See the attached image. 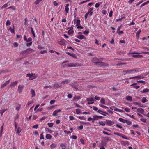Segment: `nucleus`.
<instances>
[{
	"mask_svg": "<svg viewBox=\"0 0 149 149\" xmlns=\"http://www.w3.org/2000/svg\"><path fill=\"white\" fill-rule=\"evenodd\" d=\"M26 77H29V80H31L36 79L37 77V76L35 74H33L32 73H28L26 74Z\"/></svg>",
	"mask_w": 149,
	"mask_h": 149,
	"instance_id": "1",
	"label": "nucleus"
},
{
	"mask_svg": "<svg viewBox=\"0 0 149 149\" xmlns=\"http://www.w3.org/2000/svg\"><path fill=\"white\" fill-rule=\"evenodd\" d=\"M95 65L98 67H105L109 66V65L108 64H107L104 62H101V61L95 62Z\"/></svg>",
	"mask_w": 149,
	"mask_h": 149,
	"instance_id": "2",
	"label": "nucleus"
},
{
	"mask_svg": "<svg viewBox=\"0 0 149 149\" xmlns=\"http://www.w3.org/2000/svg\"><path fill=\"white\" fill-rule=\"evenodd\" d=\"M139 69H133L131 70H126L125 72L127 74H131L137 72L139 71Z\"/></svg>",
	"mask_w": 149,
	"mask_h": 149,
	"instance_id": "3",
	"label": "nucleus"
},
{
	"mask_svg": "<svg viewBox=\"0 0 149 149\" xmlns=\"http://www.w3.org/2000/svg\"><path fill=\"white\" fill-rule=\"evenodd\" d=\"M66 41L64 39H62L61 40H58L57 42L59 45L65 46L66 45Z\"/></svg>",
	"mask_w": 149,
	"mask_h": 149,
	"instance_id": "4",
	"label": "nucleus"
},
{
	"mask_svg": "<svg viewBox=\"0 0 149 149\" xmlns=\"http://www.w3.org/2000/svg\"><path fill=\"white\" fill-rule=\"evenodd\" d=\"M103 58H98L96 57H95L92 58V61L93 62L95 65V62H97L99 61H101L103 60Z\"/></svg>",
	"mask_w": 149,
	"mask_h": 149,
	"instance_id": "5",
	"label": "nucleus"
},
{
	"mask_svg": "<svg viewBox=\"0 0 149 149\" xmlns=\"http://www.w3.org/2000/svg\"><path fill=\"white\" fill-rule=\"evenodd\" d=\"M86 100L88 102V104H93L94 103V100L93 98H88L86 99Z\"/></svg>",
	"mask_w": 149,
	"mask_h": 149,
	"instance_id": "6",
	"label": "nucleus"
},
{
	"mask_svg": "<svg viewBox=\"0 0 149 149\" xmlns=\"http://www.w3.org/2000/svg\"><path fill=\"white\" fill-rule=\"evenodd\" d=\"M34 51L33 49L30 48H29L28 49L24 51L21 52V54H23V53H29L31 52H33Z\"/></svg>",
	"mask_w": 149,
	"mask_h": 149,
	"instance_id": "7",
	"label": "nucleus"
},
{
	"mask_svg": "<svg viewBox=\"0 0 149 149\" xmlns=\"http://www.w3.org/2000/svg\"><path fill=\"white\" fill-rule=\"evenodd\" d=\"M68 67H77L78 66V64L75 63H68Z\"/></svg>",
	"mask_w": 149,
	"mask_h": 149,
	"instance_id": "8",
	"label": "nucleus"
},
{
	"mask_svg": "<svg viewBox=\"0 0 149 149\" xmlns=\"http://www.w3.org/2000/svg\"><path fill=\"white\" fill-rule=\"evenodd\" d=\"M24 87V86L23 85H19L18 87V91L19 93H21L22 92V90Z\"/></svg>",
	"mask_w": 149,
	"mask_h": 149,
	"instance_id": "9",
	"label": "nucleus"
},
{
	"mask_svg": "<svg viewBox=\"0 0 149 149\" xmlns=\"http://www.w3.org/2000/svg\"><path fill=\"white\" fill-rule=\"evenodd\" d=\"M80 20L79 19H75L74 20V24H76V26H77L80 25Z\"/></svg>",
	"mask_w": 149,
	"mask_h": 149,
	"instance_id": "10",
	"label": "nucleus"
},
{
	"mask_svg": "<svg viewBox=\"0 0 149 149\" xmlns=\"http://www.w3.org/2000/svg\"><path fill=\"white\" fill-rule=\"evenodd\" d=\"M93 8L91 7L88 10V12L86 13L88 15L89 14L90 16H91L93 13Z\"/></svg>",
	"mask_w": 149,
	"mask_h": 149,
	"instance_id": "11",
	"label": "nucleus"
},
{
	"mask_svg": "<svg viewBox=\"0 0 149 149\" xmlns=\"http://www.w3.org/2000/svg\"><path fill=\"white\" fill-rule=\"evenodd\" d=\"M10 79L9 80H8L6 81L3 84H2L1 86V88H3L5 87L7 85L9 84L10 82Z\"/></svg>",
	"mask_w": 149,
	"mask_h": 149,
	"instance_id": "12",
	"label": "nucleus"
},
{
	"mask_svg": "<svg viewBox=\"0 0 149 149\" xmlns=\"http://www.w3.org/2000/svg\"><path fill=\"white\" fill-rule=\"evenodd\" d=\"M61 111V110L60 109L55 110L53 112L52 115L53 116H57V114Z\"/></svg>",
	"mask_w": 149,
	"mask_h": 149,
	"instance_id": "13",
	"label": "nucleus"
},
{
	"mask_svg": "<svg viewBox=\"0 0 149 149\" xmlns=\"http://www.w3.org/2000/svg\"><path fill=\"white\" fill-rule=\"evenodd\" d=\"M107 123L109 126H113V125L115 123L114 121H112L111 120H107Z\"/></svg>",
	"mask_w": 149,
	"mask_h": 149,
	"instance_id": "14",
	"label": "nucleus"
},
{
	"mask_svg": "<svg viewBox=\"0 0 149 149\" xmlns=\"http://www.w3.org/2000/svg\"><path fill=\"white\" fill-rule=\"evenodd\" d=\"M68 29H70L68 31V33L69 35H71L72 34H73L74 33V31L73 30V28L70 27V28H68Z\"/></svg>",
	"mask_w": 149,
	"mask_h": 149,
	"instance_id": "15",
	"label": "nucleus"
},
{
	"mask_svg": "<svg viewBox=\"0 0 149 149\" xmlns=\"http://www.w3.org/2000/svg\"><path fill=\"white\" fill-rule=\"evenodd\" d=\"M144 77H142L141 75H139L137 76H136L134 77H131L129 78V79H132L134 78H137L139 79H141L142 78H143Z\"/></svg>",
	"mask_w": 149,
	"mask_h": 149,
	"instance_id": "16",
	"label": "nucleus"
},
{
	"mask_svg": "<svg viewBox=\"0 0 149 149\" xmlns=\"http://www.w3.org/2000/svg\"><path fill=\"white\" fill-rule=\"evenodd\" d=\"M68 62V60L65 61H64L63 62L62 64V65H61L62 67H65L66 66L68 67V65H69L68 63L65 64V63Z\"/></svg>",
	"mask_w": 149,
	"mask_h": 149,
	"instance_id": "17",
	"label": "nucleus"
},
{
	"mask_svg": "<svg viewBox=\"0 0 149 149\" xmlns=\"http://www.w3.org/2000/svg\"><path fill=\"white\" fill-rule=\"evenodd\" d=\"M69 6V4H67L66 6H65V11L66 13H68L69 10V8L68 6Z\"/></svg>",
	"mask_w": 149,
	"mask_h": 149,
	"instance_id": "18",
	"label": "nucleus"
},
{
	"mask_svg": "<svg viewBox=\"0 0 149 149\" xmlns=\"http://www.w3.org/2000/svg\"><path fill=\"white\" fill-rule=\"evenodd\" d=\"M54 87L55 88H59L61 87V85L59 84L58 83H55L54 84Z\"/></svg>",
	"mask_w": 149,
	"mask_h": 149,
	"instance_id": "19",
	"label": "nucleus"
},
{
	"mask_svg": "<svg viewBox=\"0 0 149 149\" xmlns=\"http://www.w3.org/2000/svg\"><path fill=\"white\" fill-rule=\"evenodd\" d=\"M137 111L139 112H140L141 113H143L144 112V109L141 108H139L137 109Z\"/></svg>",
	"mask_w": 149,
	"mask_h": 149,
	"instance_id": "20",
	"label": "nucleus"
},
{
	"mask_svg": "<svg viewBox=\"0 0 149 149\" xmlns=\"http://www.w3.org/2000/svg\"><path fill=\"white\" fill-rule=\"evenodd\" d=\"M70 80L69 79H66L65 80L63 81L61 83V84H66L69 83Z\"/></svg>",
	"mask_w": 149,
	"mask_h": 149,
	"instance_id": "21",
	"label": "nucleus"
},
{
	"mask_svg": "<svg viewBox=\"0 0 149 149\" xmlns=\"http://www.w3.org/2000/svg\"><path fill=\"white\" fill-rule=\"evenodd\" d=\"M126 99L128 101H132V97L130 96H127L126 97Z\"/></svg>",
	"mask_w": 149,
	"mask_h": 149,
	"instance_id": "22",
	"label": "nucleus"
},
{
	"mask_svg": "<svg viewBox=\"0 0 149 149\" xmlns=\"http://www.w3.org/2000/svg\"><path fill=\"white\" fill-rule=\"evenodd\" d=\"M31 93L32 95L31 97H33L35 96V93L34 90L33 89H31Z\"/></svg>",
	"mask_w": 149,
	"mask_h": 149,
	"instance_id": "23",
	"label": "nucleus"
},
{
	"mask_svg": "<svg viewBox=\"0 0 149 149\" xmlns=\"http://www.w3.org/2000/svg\"><path fill=\"white\" fill-rule=\"evenodd\" d=\"M93 120L92 121V123H94V121L95 120H98V117L97 115H94L93 116Z\"/></svg>",
	"mask_w": 149,
	"mask_h": 149,
	"instance_id": "24",
	"label": "nucleus"
},
{
	"mask_svg": "<svg viewBox=\"0 0 149 149\" xmlns=\"http://www.w3.org/2000/svg\"><path fill=\"white\" fill-rule=\"evenodd\" d=\"M84 36L82 34L79 35L77 36V38L80 39H82L84 38Z\"/></svg>",
	"mask_w": 149,
	"mask_h": 149,
	"instance_id": "25",
	"label": "nucleus"
},
{
	"mask_svg": "<svg viewBox=\"0 0 149 149\" xmlns=\"http://www.w3.org/2000/svg\"><path fill=\"white\" fill-rule=\"evenodd\" d=\"M14 26H13V29H12L11 27H10L9 29V30H10V31L12 33L15 34V31H14Z\"/></svg>",
	"mask_w": 149,
	"mask_h": 149,
	"instance_id": "26",
	"label": "nucleus"
},
{
	"mask_svg": "<svg viewBox=\"0 0 149 149\" xmlns=\"http://www.w3.org/2000/svg\"><path fill=\"white\" fill-rule=\"evenodd\" d=\"M149 89L148 88H146L144 89L142 91H141V92L142 93H145L148 92H149Z\"/></svg>",
	"mask_w": 149,
	"mask_h": 149,
	"instance_id": "27",
	"label": "nucleus"
},
{
	"mask_svg": "<svg viewBox=\"0 0 149 149\" xmlns=\"http://www.w3.org/2000/svg\"><path fill=\"white\" fill-rule=\"evenodd\" d=\"M7 109H2L0 110V113L1 116H2L5 111H7Z\"/></svg>",
	"mask_w": 149,
	"mask_h": 149,
	"instance_id": "28",
	"label": "nucleus"
},
{
	"mask_svg": "<svg viewBox=\"0 0 149 149\" xmlns=\"http://www.w3.org/2000/svg\"><path fill=\"white\" fill-rule=\"evenodd\" d=\"M46 138L47 139H51L52 138V136L50 134H47L46 135Z\"/></svg>",
	"mask_w": 149,
	"mask_h": 149,
	"instance_id": "29",
	"label": "nucleus"
},
{
	"mask_svg": "<svg viewBox=\"0 0 149 149\" xmlns=\"http://www.w3.org/2000/svg\"><path fill=\"white\" fill-rule=\"evenodd\" d=\"M118 120L119 121H120L122 122L123 123H125V122H126V120L124 119L121 118H119Z\"/></svg>",
	"mask_w": 149,
	"mask_h": 149,
	"instance_id": "30",
	"label": "nucleus"
},
{
	"mask_svg": "<svg viewBox=\"0 0 149 149\" xmlns=\"http://www.w3.org/2000/svg\"><path fill=\"white\" fill-rule=\"evenodd\" d=\"M31 33L32 34V35H33V37L34 38H35V37H36L35 34V33L34 32V31H33V28H32V27H31Z\"/></svg>",
	"mask_w": 149,
	"mask_h": 149,
	"instance_id": "31",
	"label": "nucleus"
},
{
	"mask_svg": "<svg viewBox=\"0 0 149 149\" xmlns=\"http://www.w3.org/2000/svg\"><path fill=\"white\" fill-rule=\"evenodd\" d=\"M8 72V70L7 69L0 71V73L1 74L2 73H6Z\"/></svg>",
	"mask_w": 149,
	"mask_h": 149,
	"instance_id": "32",
	"label": "nucleus"
},
{
	"mask_svg": "<svg viewBox=\"0 0 149 149\" xmlns=\"http://www.w3.org/2000/svg\"><path fill=\"white\" fill-rule=\"evenodd\" d=\"M17 83L18 82L17 81H16L15 82H12L10 84V86H14L15 85H16L17 84Z\"/></svg>",
	"mask_w": 149,
	"mask_h": 149,
	"instance_id": "33",
	"label": "nucleus"
},
{
	"mask_svg": "<svg viewBox=\"0 0 149 149\" xmlns=\"http://www.w3.org/2000/svg\"><path fill=\"white\" fill-rule=\"evenodd\" d=\"M132 56L134 58H138L140 57H142L143 56L141 55H132Z\"/></svg>",
	"mask_w": 149,
	"mask_h": 149,
	"instance_id": "34",
	"label": "nucleus"
},
{
	"mask_svg": "<svg viewBox=\"0 0 149 149\" xmlns=\"http://www.w3.org/2000/svg\"><path fill=\"white\" fill-rule=\"evenodd\" d=\"M77 117L80 120H86V118L84 117L83 116H77Z\"/></svg>",
	"mask_w": 149,
	"mask_h": 149,
	"instance_id": "35",
	"label": "nucleus"
},
{
	"mask_svg": "<svg viewBox=\"0 0 149 149\" xmlns=\"http://www.w3.org/2000/svg\"><path fill=\"white\" fill-rule=\"evenodd\" d=\"M97 112L99 113L100 114H102V113H101L100 112H102V113H106V114H107V115H108V113H107V112H106L105 111H103L102 110H98L97 111Z\"/></svg>",
	"mask_w": 149,
	"mask_h": 149,
	"instance_id": "36",
	"label": "nucleus"
},
{
	"mask_svg": "<svg viewBox=\"0 0 149 149\" xmlns=\"http://www.w3.org/2000/svg\"><path fill=\"white\" fill-rule=\"evenodd\" d=\"M141 32V30H139L136 33V36L138 38H139V35Z\"/></svg>",
	"mask_w": 149,
	"mask_h": 149,
	"instance_id": "37",
	"label": "nucleus"
},
{
	"mask_svg": "<svg viewBox=\"0 0 149 149\" xmlns=\"http://www.w3.org/2000/svg\"><path fill=\"white\" fill-rule=\"evenodd\" d=\"M147 101L146 98L145 97H143L141 99V102L143 103H144Z\"/></svg>",
	"mask_w": 149,
	"mask_h": 149,
	"instance_id": "38",
	"label": "nucleus"
},
{
	"mask_svg": "<svg viewBox=\"0 0 149 149\" xmlns=\"http://www.w3.org/2000/svg\"><path fill=\"white\" fill-rule=\"evenodd\" d=\"M98 124L100 125H101L102 126H104L105 125V123L102 121H99L98 122Z\"/></svg>",
	"mask_w": 149,
	"mask_h": 149,
	"instance_id": "39",
	"label": "nucleus"
},
{
	"mask_svg": "<svg viewBox=\"0 0 149 149\" xmlns=\"http://www.w3.org/2000/svg\"><path fill=\"white\" fill-rule=\"evenodd\" d=\"M22 130L21 129L20 127H18L17 130H16V131L17 132L18 134H19L20 132H21V131Z\"/></svg>",
	"mask_w": 149,
	"mask_h": 149,
	"instance_id": "40",
	"label": "nucleus"
},
{
	"mask_svg": "<svg viewBox=\"0 0 149 149\" xmlns=\"http://www.w3.org/2000/svg\"><path fill=\"white\" fill-rule=\"evenodd\" d=\"M14 125L15 126V131H16V130L17 129V123L15 121L14 122Z\"/></svg>",
	"mask_w": 149,
	"mask_h": 149,
	"instance_id": "41",
	"label": "nucleus"
},
{
	"mask_svg": "<svg viewBox=\"0 0 149 149\" xmlns=\"http://www.w3.org/2000/svg\"><path fill=\"white\" fill-rule=\"evenodd\" d=\"M8 6V5L7 3H6L4 4L1 8V9H3V8H6Z\"/></svg>",
	"mask_w": 149,
	"mask_h": 149,
	"instance_id": "42",
	"label": "nucleus"
},
{
	"mask_svg": "<svg viewBox=\"0 0 149 149\" xmlns=\"http://www.w3.org/2000/svg\"><path fill=\"white\" fill-rule=\"evenodd\" d=\"M114 134H115L116 135L120 137H121V136H122V135H123L122 134H121V133H114Z\"/></svg>",
	"mask_w": 149,
	"mask_h": 149,
	"instance_id": "43",
	"label": "nucleus"
},
{
	"mask_svg": "<svg viewBox=\"0 0 149 149\" xmlns=\"http://www.w3.org/2000/svg\"><path fill=\"white\" fill-rule=\"evenodd\" d=\"M76 113L77 114H79L81 113V110L79 109H77L76 110Z\"/></svg>",
	"mask_w": 149,
	"mask_h": 149,
	"instance_id": "44",
	"label": "nucleus"
},
{
	"mask_svg": "<svg viewBox=\"0 0 149 149\" xmlns=\"http://www.w3.org/2000/svg\"><path fill=\"white\" fill-rule=\"evenodd\" d=\"M50 147L52 148H54L56 146V145L54 143H52L51 144Z\"/></svg>",
	"mask_w": 149,
	"mask_h": 149,
	"instance_id": "45",
	"label": "nucleus"
},
{
	"mask_svg": "<svg viewBox=\"0 0 149 149\" xmlns=\"http://www.w3.org/2000/svg\"><path fill=\"white\" fill-rule=\"evenodd\" d=\"M126 122H125V123L127 124L128 125H131L132 124V122L130 121H128V120H126Z\"/></svg>",
	"mask_w": 149,
	"mask_h": 149,
	"instance_id": "46",
	"label": "nucleus"
},
{
	"mask_svg": "<svg viewBox=\"0 0 149 149\" xmlns=\"http://www.w3.org/2000/svg\"><path fill=\"white\" fill-rule=\"evenodd\" d=\"M102 3L100 2L96 3L95 5V7L96 8H97L99 7L100 4H102Z\"/></svg>",
	"mask_w": 149,
	"mask_h": 149,
	"instance_id": "47",
	"label": "nucleus"
},
{
	"mask_svg": "<svg viewBox=\"0 0 149 149\" xmlns=\"http://www.w3.org/2000/svg\"><path fill=\"white\" fill-rule=\"evenodd\" d=\"M38 49L40 50L43 49L45 48L44 47H42L40 45H38Z\"/></svg>",
	"mask_w": 149,
	"mask_h": 149,
	"instance_id": "48",
	"label": "nucleus"
},
{
	"mask_svg": "<svg viewBox=\"0 0 149 149\" xmlns=\"http://www.w3.org/2000/svg\"><path fill=\"white\" fill-rule=\"evenodd\" d=\"M100 102L104 104H105V100L103 98H102L100 101Z\"/></svg>",
	"mask_w": 149,
	"mask_h": 149,
	"instance_id": "49",
	"label": "nucleus"
},
{
	"mask_svg": "<svg viewBox=\"0 0 149 149\" xmlns=\"http://www.w3.org/2000/svg\"><path fill=\"white\" fill-rule=\"evenodd\" d=\"M6 26L10 25H11V22L9 20H8L6 24Z\"/></svg>",
	"mask_w": 149,
	"mask_h": 149,
	"instance_id": "50",
	"label": "nucleus"
},
{
	"mask_svg": "<svg viewBox=\"0 0 149 149\" xmlns=\"http://www.w3.org/2000/svg\"><path fill=\"white\" fill-rule=\"evenodd\" d=\"M140 120L144 123H146L147 119L146 118H141L140 119Z\"/></svg>",
	"mask_w": 149,
	"mask_h": 149,
	"instance_id": "51",
	"label": "nucleus"
},
{
	"mask_svg": "<svg viewBox=\"0 0 149 149\" xmlns=\"http://www.w3.org/2000/svg\"><path fill=\"white\" fill-rule=\"evenodd\" d=\"M47 125L49 127H52L53 126L54 124L52 123H49L47 124Z\"/></svg>",
	"mask_w": 149,
	"mask_h": 149,
	"instance_id": "52",
	"label": "nucleus"
},
{
	"mask_svg": "<svg viewBox=\"0 0 149 149\" xmlns=\"http://www.w3.org/2000/svg\"><path fill=\"white\" fill-rule=\"evenodd\" d=\"M137 82L138 83H143V84H145V82L143 80H138L137 81Z\"/></svg>",
	"mask_w": 149,
	"mask_h": 149,
	"instance_id": "53",
	"label": "nucleus"
},
{
	"mask_svg": "<svg viewBox=\"0 0 149 149\" xmlns=\"http://www.w3.org/2000/svg\"><path fill=\"white\" fill-rule=\"evenodd\" d=\"M127 115L128 116H129V117H130L132 118L133 119H134V120L135 119V118L134 117V115H131L129 114H127Z\"/></svg>",
	"mask_w": 149,
	"mask_h": 149,
	"instance_id": "54",
	"label": "nucleus"
},
{
	"mask_svg": "<svg viewBox=\"0 0 149 149\" xmlns=\"http://www.w3.org/2000/svg\"><path fill=\"white\" fill-rule=\"evenodd\" d=\"M38 126L39 125L38 124H36L33 126L32 127L33 128L37 129L38 128Z\"/></svg>",
	"mask_w": 149,
	"mask_h": 149,
	"instance_id": "55",
	"label": "nucleus"
},
{
	"mask_svg": "<svg viewBox=\"0 0 149 149\" xmlns=\"http://www.w3.org/2000/svg\"><path fill=\"white\" fill-rule=\"evenodd\" d=\"M52 88L51 86H45L44 87V89H47L48 88H49V89H51Z\"/></svg>",
	"mask_w": 149,
	"mask_h": 149,
	"instance_id": "56",
	"label": "nucleus"
},
{
	"mask_svg": "<svg viewBox=\"0 0 149 149\" xmlns=\"http://www.w3.org/2000/svg\"><path fill=\"white\" fill-rule=\"evenodd\" d=\"M80 141L81 143L84 145L85 144V143L84 141L82 139H80Z\"/></svg>",
	"mask_w": 149,
	"mask_h": 149,
	"instance_id": "57",
	"label": "nucleus"
},
{
	"mask_svg": "<svg viewBox=\"0 0 149 149\" xmlns=\"http://www.w3.org/2000/svg\"><path fill=\"white\" fill-rule=\"evenodd\" d=\"M54 107V106H50L49 107H47V109L49 110H50L52 109Z\"/></svg>",
	"mask_w": 149,
	"mask_h": 149,
	"instance_id": "58",
	"label": "nucleus"
},
{
	"mask_svg": "<svg viewBox=\"0 0 149 149\" xmlns=\"http://www.w3.org/2000/svg\"><path fill=\"white\" fill-rule=\"evenodd\" d=\"M8 8V9L11 8L14 10H16L15 7L13 6H11L10 7H9Z\"/></svg>",
	"mask_w": 149,
	"mask_h": 149,
	"instance_id": "59",
	"label": "nucleus"
},
{
	"mask_svg": "<svg viewBox=\"0 0 149 149\" xmlns=\"http://www.w3.org/2000/svg\"><path fill=\"white\" fill-rule=\"evenodd\" d=\"M19 118V116L18 114H17L15 115V117L14 119L15 120H16Z\"/></svg>",
	"mask_w": 149,
	"mask_h": 149,
	"instance_id": "60",
	"label": "nucleus"
},
{
	"mask_svg": "<svg viewBox=\"0 0 149 149\" xmlns=\"http://www.w3.org/2000/svg\"><path fill=\"white\" fill-rule=\"evenodd\" d=\"M69 118L70 120H72L74 119V117L72 116H69Z\"/></svg>",
	"mask_w": 149,
	"mask_h": 149,
	"instance_id": "61",
	"label": "nucleus"
},
{
	"mask_svg": "<svg viewBox=\"0 0 149 149\" xmlns=\"http://www.w3.org/2000/svg\"><path fill=\"white\" fill-rule=\"evenodd\" d=\"M113 13V12L112 10H111L110 11V12L109 13V16L110 17H112Z\"/></svg>",
	"mask_w": 149,
	"mask_h": 149,
	"instance_id": "62",
	"label": "nucleus"
},
{
	"mask_svg": "<svg viewBox=\"0 0 149 149\" xmlns=\"http://www.w3.org/2000/svg\"><path fill=\"white\" fill-rule=\"evenodd\" d=\"M46 53H47V51L46 50H41L40 52V53L41 54H43Z\"/></svg>",
	"mask_w": 149,
	"mask_h": 149,
	"instance_id": "63",
	"label": "nucleus"
},
{
	"mask_svg": "<svg viewBox=\"0 0 149 149\" xmlns=\"http://www.w3.org/2000/svg\"><path fill=\"white\" fill-rule=\"evenodd\" d=\"M55 102V100H51L50 102V103L51 104H53Z\"/></svg>",
	"mask_w": 149,
	"mask_h": 149,
	"instance_id": "64",
	"label": "nucleus"
}]
</instances>
